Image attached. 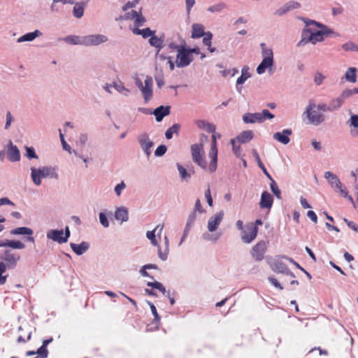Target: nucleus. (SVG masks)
<instances>
[{"label": "nucleus", "mask_w": 358, "mask_h": 358, "mask_svg": "<svg viewBox=\"0 0 358 358\" xmlns=\"http://www.w3.org/2000/svg\"><path fill=\"white\" fill-rule=\"evenodd\" d=\"M195 124L201 129H204L208 132H215V126L213 124L208 123L204 120H196Z\"/></svg>", "instance_id": "bb28decb"}, {"label": "nucleus", "mask_w": 358, "mask_h": 358, "mask_svg": "<svg viewBox=\"0 0 358 358\" xmlns=\"http://www.w3.org/2000/svg\"><path fill=\"white\" fill-rule=\"evenodd\" d=\"M65 42L72 45H83V37L78 36H67L63 39Z\"/></svg>", "instance_id": "473e14b6"}, {"label": "nucleus", "mask_w": 358, "mask_h": 358, "mask_svg": "<svg viewBox=\"0 0 358 358\" xmlns=\"http://www.w3.org/2000/svg\"><path fill=\"white\" fill-rule=\"evenodd\" d=\"M351 125L358 128V115H354L351 117Z\"/></svg>", "instance_id": "774afa93"}, {"label": "nucleus", "mask_w": 358, "mask_h": 358, "mask_svg": "<svg viewBox=\"0 0 358 358\" xmlns=\"http://www.w3.org/2000/svg\"><path fill=\"white\" fill-rule=\"evenodd\" d=\"M342 103V99H340L339 97L332 100L329 103L330 111H333L334 110L339 108L341 106Z\"/></svg>", "instance_id": "c03bdc74"}, {"label": "nucleus", "mask_w": 358, "mask_h": 358, "mask_svg": "<svg viewBox=\"0 0 358 358\" xmlns=\"http://www.w3.org/2000/svg\"><path fill=\"white\" fill-rule=\"evenodd\" d=\"M214 134L212 136V142L210 145V150L209 152V157L210 158V162L208 166V171L210 173H214L217 169V138H220L221 135L220 134Z\"/></svg>", "instance_id": "423d86ee"}, {"label": "nucleus", "mask_w": 358, "mask_h": 358, "mask_svg": "<svg viewBox=\"0 0 358 358\" xmlns=\"http://www.w3.org/2000/svg\"><path fill=\"white\" fill-rule=\"evenodd\" d=\"M158 228H159V226H157L156 228L154 230L148 231L147 234H146L147 238L149 240H150V241H151V243H152V244L153 245H157V241L156 240L155 233L157 231Z\"/></svg>", "instance_id": "37998d69"}, {"label": "nucleus", "mask_w": 358, "mask_h": 358, "mask_svg": "<svg viewBox=\"0 0 358 358\" xmlns=\"http://www.w3.org/2000/svg\"><path fill=\"white\" fill-rule=\"evenodd\" d=\"M149 305L152 311V313L155 316V321L159 322L160 320V317L157 311L156 307L154 306L153 303L149 302Z\"/></svg>", "instance_id": "6e6d98bb"}, {"label": "nucleus", "mask_w": 358, "mask_h": 358, "mask_svg": "<svg viewBox=\"0 0 358 358\" xmlns=\"http://www.w3.org/2000/svg\"><path fill=\"white\" fill-rule=\"evenodd\" d=\"M354 94L353 92V90H344L342 94H341V96H339L340 99H342V101H343V100L348 97H350L351 96L352 94Z\"/></svg>", "instance_id": "bf43d9fd"}, {"label": "nucleus", "mask_w": 358, "mask_h": 358, "mask_svg": "<svg viewBox=\"0 0 358 358\" xmlns=\"http://www.w3.org/2000/svg\"><path fill=\"white\" fill-rule=\"evenodd\" d=\"M70 246L72 250L78 255L84 254L90 248V244L87 242H82L80 244L71 243Z\"/></svg>", "instance_id": "b1692460"}, {"label": "nucleus", "mask_w": 358, "mask_h": 358, "mask_svg": "<svg viewBox=\"0 0 358 358\" xmlns=\"http://www.w3.org/2000/svg\"><path fill=\"white\" fill-rule=\"evenodd\" d=\"M136 85L141 90L142 95L145 102L150 101L152 97V78L150 76H147L144 84L138 78H136Z\"/></svg>", "instance_id": "20e7f679"}, {"label": "nucleus", "mask_w": 358, "mask_h": 358, "mask_svg": "<svg viewBox=\"0 0 358 358\" xmlns=\"http://www.w3.org/2000/svg\"><path fill=\"white\" fill-rule=\"evenodd\" d=\"M184 47V45H178L175 43H170L169 45V48L171 49L172 51H176L178 52L180 49H182Z\"/></svg>", "instance_id": "69168bd1"}, {"label": "nucleus", "mask_w": 358, "mask_h": 358, "mask_svg": "<svg viewBox=\"0 0 358 358\" xmlns=\"http://www.w3.org/2000/svg\"><path fill=\"white\" fill-rule=\"evenodd\" d=\"M124 187H125V184L124 183V182H122L121 183H120L115 186V191L117 196L120 195L122 190L123 189H124Z\"/></svg>", "instance_id": "338daca9"}, {"label": "nucleus", "mask_w": 358, "mask_h": 358, "mask_svg": "<svg viewBox=\"0 0 358 358\" xmlns=\"http://www.w3.org/2000/svg\"><path fill=\"white\" fill-rule=\"evenodd\" d=\"M303 22L306 26H315V27L320 28V30H316L315 28L310 27L303 29L301 34V40L299 43V45L301 43H307L311 42L315 44L317 42H321L324 40V38L331 32V30L326 26L315 20L305 19Z\"/></svg>", "instance_id": "f257e3e1"}, {"label": "nucleus", "mask_w": 358, "mask_h": 358, "mask_svg": "<svg viewBox=\"0 0 358 358\" xmlns=\"http://www.w3.org/2000/svg\"><path fill=\"white\" fill-rule=\"evenodd\" d=\"M236 142L237 141H236V139L233 138L231 140V143L232 144L233 152L237 157H241V148L239 145H236Z\"/></svg>", "instance_id": "8fccbe9b"}, {"label": "nucleus", "mask_w": 358, "mask_h": 358, "mask_svg": "<svg viewBox=\"0 0 358 358\" xmlns=\"http://www.w3.org/2000/svg\"><path fill=\"white\" fill-rule=\"evenodd\" d=\"M8 159L10 162H17L20 159V154L18 148L16 145H13L12 143L9 145L8 148Z\"/></svg>", "instance_id": "5701e85b"}, {"label": "nucleus", "mask_w": 358, "mask_h": 358, "mask_svg": "<svg viewBox=\"0 0 358 358\" xmlns=\"http://www.w3.org/2000/svg\"><path fill=\"white\" fill-rule=\"evenodd\" d=\"M250 76L249 68L248 66H244L241 71V76L236 80L237 85L244 83L245 81L250 77Z\"/></svg>", "instance_id": "e433bc0d"}, {"label": "nucleus", "mask_w": 358, "mask_h": 358, "mask_svg": "<svg viewBox=\"0 0 358 358\" xmlns=\"http://www.w3.org/2000/svg\"><path fill=\"white\" fill-rule=\"evenodd\" d=\"M40 34V31L36 30L34 32L27 33L17 39V42L21 43L24 41H31Z\"/></svg>", "instance_id": "72a5a7b5"}, {"label": "nucleus", "mask_w": 358, "mask_h": 358, "mask_svg": "<svg viewBox=\"0 0 358 358\" xmlns=\"http://www.w3.org/2000/svg\"><path fill=\"white\" fill-rule=\"evenodd\" d=\"M31 178L33 182L36 185L41 184V178L50 177L52 178H57L58 175L54 168L43 166L41 168L36 169L31 168Z\"/></svg>", "instance_id": "f03ea898"}, {"label": "nucleus", "mask_w": 358, "mask_h": 358, "mask_svg": "<svg viewBox=\"0 0 358 358\" xmlns=\"http://www.w3.org/2000/svg\"><path fill=\"white\" fill-rule=\"evenodd\" d=\"M269 282L276 288H278L279 289H282L283 287L281 286V285L278 282L276 278L273 277H269L268 278Z\"/></svg>", "instance_id": "e2e57ef3"}, {"label": "nucleus", "mask_w": 358, "mask_h": 358, "mask_svg": "<svg viewBox=\"0 0 358 358\" xmlns=\"http://www.w3.org/2000/svg\"><path fill=\"white\" fill-rule=\"evenodd\" d=\"M267 243L264 241H259L255 245L251 250V255L255 261L259 262L264 259V254L266 251Z\"/></svg>", "instance_id": "9b49d317"}, {"label": "nucleus", "mask_w": 358, "mask_h": 358, "mask_svg": "<svg viewBox=\"0 0 358 358\" xmlns=\"http://www.w3.org/2000/svg\"><path fill=\"white\" fill-rule=\"evenodd\" d=\"M271 189L272 192L274 194V195L278 198L280 199V190L279 189L276 182L275 180L271 178Z\"/></svg>", "instance_id": "a18cd8bd"}, {"label": "nucleus", "mask_w": 358, "mask_h": 358, "mask_svg": "<svg viewBox=\"0 0 358 358\" xmlns=\"http://www.w3.org/2000/svg\"><path fill=\"white\" fill-rule=\"evenodd\" d=\"M108 40L107 37L104 35H88L83 37V45H97Z\"/></svg>", "instance_id": "4468645a"}, {"label": "nucleus", "mask_w": 358, "mask_h": 358, "mask_svg": "<svg viewBox=\"0 0 358 358\" xmlns=\"http://www.w3.org/2000/svg\"><path fill=\"white\" fill-rule=\"evenodd\" d=\"M316 105L313 102H310L306 108L305 113L309 120L310 123L318 125L324 120L323 114L315 110Z\"/></svg>", "instance_id": "6e6552de"}, {"label": "nucleus", "mask_w": 358, "mask_h": 358, "mask_svg": "<svg viewBox=\"0 0 358 358\" xmlns=\"http://www.w3.org/2000/svg\"><path fill=\"white\" fill-rule=\"evenodd\" d=\"M357 46L358 45H355L352 42H348V43H345L342 45V48H343V50H344L345 51H356L357 52Z\"/></svg>", "instance_id": "09e8293b"}, {"label": "nucleus", "mask_w": 358, "mask_h": 358, "mask_svg": "<svg viewBox=\"0 0 358 358\" xmlns=\"http://www.w3.org/2000/svg\"><path fill=\"white\" fill-rule=\"evenodd\" d=\"M324 78L325 76H323L320 72H317L315 75L314 82L317 85H320L322 83Z\"/></svg>", "instance_id": "864d4df0"}, {"label": "nucleus", "mask_w": 358, "mask_h": 358, "mask_svg": "<svg viewBox=\"0 0 358 358\" xmlns=\"http://www.w3.org/2000/svg\"><path fill=\"white\" fill-rule=\"evenodd\" d=\"M147 285L148 287H151L152 288H155V289H159L160 292H162V293H165L166 292V289L165 287L162 285V283L159 282H148L147 283Z\"/></svg>", "instance_id": "de8ad7c7"}, {"label": "nucleus", "mask_w": 358, "mask_h": 358, "mask_svg": "<svg viewBox=\"0 0 358 358\" xmlns=\"http://www.w3.org/2000/svg\"><path fill=\"white\" fill-rule=\"evenodd\" d=\"M1 258L6 262L8 268H13L20 260V255L8 250L5 251Z\"/></svg>", "instance_id": "ddd939ff"}, {"label": "nucleus", "mask_w": 358, "mask_h": 358, "mask_svg": "<svg viewBox=\"0 0 358 358\" xmlns=\"http://www.w3.org/2000/svg\"><path fill=\"white\" fill-rule=\"evenodd\" d=\"M225 8L224 3H219L208 8V10L211 13L220 12Z\"/></svg>", "instance_id": "49530a36"}, {"label": "nucleus", "mask_w": 358, "mask_h": 358, "mask_svg": "<svg viewBox=\"0 0 358 358\" xmlns=\"http://www.w3.org/2000/svg\"><path fill=\"white\" fill-rule=\"evenodd\" d=\"M149 43L152 46L161 48L162 47L163 39L153 34L150 36Z\"/></svg>", "instance_id": "58836bf2"}, {"label": "nucleus", "mask_w": 358, "mask_h": 358, "mask_svg": "<svg viewBox=\"0 0 358 358\" xmlns=\"http://www.w3.org/2000/svg\"><path fill=\"white\" fill-rule=\"evenodd\" d=\"M171 113V107L170 106H161L159 107H157L153 111V114L155 116L156 120L157 122H161L163 118L169 115Z\"/></svg>", "instance_id": "6ab92c4d"}, {"label": "nucleus", "mask_w": 358, "mask_h": 358, "mask_svg": "<svg viewBox=\"0 0 358 358\" xmlns=\"http://www.w3.org/2000/svg\"><path fill=\"white\" fill-rule=\"evenodd\" d=\"M132 32L135 35H141L143 38L150 37L155 34V31H152L150 28H145L143 29H140L139 28H134L132 29Z\"/></svg>", "instance_id": "c756f323"}, {"label": "nucleus", "mask_w": 358, "mask_h": 358, "mask_svg": "<svg viewBox=\"0 0 358 358\" xmlns=\"http://www.w3.org/2000/svg\"><path fill=\"white\" fill-rule=\"evenodd\" d=\"M292 134L291 129H284L282 132H276L273 134V138L282 144L287 145L289 143L290 138L289 136Z\"/></svg>", "instance_id": "f3484780"}, {"label": "nucleus", "mask_w": 358, "mask_h": 358, "mask_svg": "<svg viewBox=\"0 0 358 358\" xmlns=\"http://www.w3.org/2000/svg\"><path fill=\"white\" fill-rule=\"evenodd\" d=\"M274 115L271 113L268 110L264 109L261 113H247L245 114L243 120L245 123H255V122H263L266 119H273Z\"/></svg>", "instance_id": "0eeeda50"}, {"label": "nucleus", "mask_w": 358, "mask_h": 358, "mask_svg": "<svg viewBox=\"0 0 358 358\" xmlns=\"http://www.w3.org/2000/svg\"><path fill=\"white\" fill-rule=\"evenodd\" d=\"M140 12L136 10H131V13H127L125 14V19L127 20H135L136 17H138Z\"/></svg>", "instance_id": "13d9d810"}, {"label": "nucleus", "mask_w": 358, "mask_h": 358, "mask_svg": "<svg viewBox=\"0 0 358 358\" xmlns=\"http://www.w3.org/2000/svg\"><path fill=\"white\" fill-rule=\"evenodd\" d=\"M99 220H100L101 224L103 227H108L109 222L108 221L107 217L106 216V215L103 213H101L99 214Z\"/></svg>", "instance_id": "4d7b16f0"}, {"label": "nucleus", "mask_w": 358, "mask_h": 358, "mask_svg": "<svg viewBox=\"0 0 358 358\" xmlns=\"http://www.w3.org/2000/svg\"><path fill=\"white\" fill-rule=\"evenodd\" d=\"M300 3L296 1H289L283 7L278 9L275 14L278 15H282L287 13L288 11L296 9L300 7Z\"/></svg>", "instance_id": "4be33fe9"}, {"label": "nucleus", "mask_w": 358, "mask_h": 358, "mask_svg": "<svg viewBox=\"0 0 358 358\" xmlns=\"http://www.w3.org/2000/svg\"><path fill=\"white\" fill-rule=\"evenodd\" d=\"M273 202V196L272 195L264 191L262 192L261 196V200L259 202V206L262 208H271L272 207Z\"/></svg>", "instance_id": "a211bd4d"}, {"label": "nucleus", "mask_w": 358, "mask_h": 358, "mask_svg": "<svg viewBox=\"0 0 358 358\" xmlns=\"http://www.w3.org/2000/svg\"><path fill=\"white\" fill-rule=\"evenodd\" d=\"M324 177L329 180V182H330V184L332 187H334L336 188L341 187V183L339 179L338 178V177L336 176L333 174L331 172H330V171L326 172L324 173Z\"/></svg>", "instance_id": "cd10ccee"}, {"label": "nucleus", "mask_w": 358, "mask_h": 358, "mask_svg": "<svg viewBox=\"0 0 358 358\" xmlns=\"http://www.w3.org/2000/svg\"><path fill=\"white\" fill-rule=\"evenodd\" d=\"M167 150V148L164 145L158 146L155 152L156 156L160 157L165 154Z\"/></svg>", "instance_id": "5fc2aeb1"}, {"label": "nucleus", "mask_w": 358, "mask_h": 358, "mask_svg": "<svg viewBox=\"0 0 358 358\" xmlns=\"http://www.w3.org/2000/svg\"><path fill=\"white\" fill-rule=\"evenodd\" d=\"M263 59L257 68V72L262 74L267 68L272 66L273 64V54L271 49L266 48L264 43L261 44Z\"/></svg>", "instance_id": "39448f33"}, {"label": "nucleus", "mask_w": 358, "mask_h": 358, "mask_svg": "<svg viewBox=\"0 0 358 358\" xmlns=\"http://www.w3.org/2000/svg\"><path fill=\"white\" fill-rule=\"evenodd\" d=\"M258 233V227L250 222L246 224L245 230L241 232V239L245 243H250L257 237Z\"/></svg>", "instance_id": "9d476101"}, {"label": "nucleus", "mask_w": 358, "mask_h": 358, "mask_svg": "<svg viewBox=\"0 0 358 358\" xmlns=\"http://www.w3.org/2000/svg\"><path fill=\"white\" fill-rule=\"evenodd\" d=\"M191 154L193 162L203 170L208 171V166L205 159L203 145L201 144H193L191 146Z\"/></svg>", "instance_id": "7ed1b4c3"}, {"label": "nucleus", "mask_w": 358, "mask_h": 358, "mask_svg": "<svg viewBox=\"0 0 358 358\" xmlns=\"http://www.w3.org/2000/svg\"><path fill=\"white\" fill-rule=\"evenodd\" d=\"M115 217L121 222H125L128 220V211L125 208H117L115 213Z\"/></svg>", "instance_id": "2f4dec72"}, {"label": "nucleus", "mask_w": 358, "mask_h": 358, "mask_svg": "<svg viewBox=\"0 0 358 358\" xmlns=\"http://www.w3.org/2000/svg\"><path fill=\"white\" fill-rule=\"evenodd\" d=\"M8 247L12 248L13 249H24L25 248V245L20 241H9L7 240Z\"/></svg>", "instance_id": "79ce46f5"}, {"label": "nucleus", "mask_w": 358, "mask_h": 358, "mask_svg": "<svg viewBox=\"0 0 358 358\" xmlns=\"http://www.w3.org/2000/svg\"><path fill=\"white\" fill-rule=\"evenodd\" d=\"M345 77L347 80L355 83L356 82V69L355 67H350L346 71Z\"/></svg>", "instance_id": "ea45409f"}, {"label": "nucleus", "mask_w": 358, "mask_h": 358, "mask_svg": "<svg viewBox=\"0 0 358 358\" xmlns=\"http://www.w3.org/2000/svg\"><path fill=\"white\" fill-rule=\"evenodd\" d=\"M193 60V56L191 51L183 47L177 54L176 64L179 68L188 66Z\"/></svg>", "instance_id": "1a4fd4ad"}, {"label": "nucleus", "mask_w": 358, "mask_h": 358, "mask_svg": "<svg viewBox=\"0 0 358 358\" xmlns=\"http://www.w3.org/2000/svg\"><path fill=\"white\" fill-rule=\"evenodd\" d=\"M11 234L14 235H20V234H26L29 235V236L27 237V241L31 242H34V237L31 236L33 234V231L28 227H17L11 231Z\"/></svg>", "instance_id": "393cba45"}, {"label": "nucleus", "mask_w": 358, "mask_h": 358, "mask_svg": "<svg viewBox=\"0 0 358 358\" xmlns=\"http://www.w3.org/2000/svg\"><path fill=\"white\" fill-rule=\"evenodd\" d=\"M141 146L147 156L150 155V148L153 145V143L150 141V138L147 134H143L139 136L138 138Z\"/></svg>", "instance_id": "dca6fc26"}, {"label": "nucleus", "mask_w": 358, "mask_h": 358, "mask_svg": "<svg viewBox=\"0 0 358 358\" xmlns=\"http://www.w3.org/2000/svg\"><path fill=\"white\" fill-rule=\"evenodd\" d=\"M205 27L203 24L199 23H194L192 26V38H199L206 34L205 32Z\"/></svg>", "instance_id": "412c9836"}, {"label": "nucleus", "mask_w": 358, "mask_h": 358, "mask_svg": "<svg viewBox=\"0 0 358 358\" xmlns=\"http://www.w3.org/2000/svg\"><path fill=\"white\" fill-rule=\"evenodd\" d=\"M177 168L179 172L180 177L182 180L189 178L191 176V173H194V171L193 169L189 170V172H187V170L180 164H177Z\"/></svg>", "instance_id": "4c0bfd02"}, {"label": "nucleus", "mask_w": 358, "mask_h": 358, "mask_svg": "<svg viewBox=\"0 0 358 358\" xmlns=\"http://www.w3.org/2000/svg\"><path fill=\"white\" fill-rule=\"evenodd\" d=\"M73 15L77 18H80L83 15L84 7L80 3H76L73 7Z\"/></svg>", "instance_id": "a19ab883"}, {"label": "nucleus", "mask_w": 358, "mask_h": 358, "mask_svg": "<svg viewBox=\"0 0 358 358\" xmlns=\"http://www.w3.org/2000/svg\"><path fill=\"white\" fill-rule=\"evenodd\" d=\"M145 22V19L142 16L141 13L138 14V17H136L134 21V28H138L139 27H142Z\"/></svg>", "instance_id": "3c124183"}, {"label": "nucleus", "mask_w": 358, "mask_h": 358, "mask_svg": "<svg viewBox=\"0 0 358 358\" xmlns=\"http://www.w3.org/2000/svg\"><path fill=\"white\" fill-rule=\"evenodd\" d=\"M224 217V212L220 211L217 213L213 216L210 217L208 222V229L210 232H213L217 230L219 225L222 222Z\"/></svg>", "instance_id": "2eb2a0df"}, {"label": "nucleus", "mask_w": 358, "mask_h": 358, "mask_svg": "<svg viewBox=\"0 0 358 358\" xmlns=\"http://www.w3.org/2000/svg\"><path fill=\"white\" fill-rule=\"evenodd\" d=\"M273 269L275 271H278L282 273H290L291 275L294 276L293 273L289 271L286 264L282 262L281 261H276L273 264Z\"/></svg>", "instance_id": "c85d7f7f"}, {"label": "nucleus", "mask_w": 358, "mask_h": 358, "mask_svg": "<svg viewBox=\"0 0 358 358\" xmlns=\"http://www.w3.org/2000/svg\"><path fill=\"white\" fill-rule=\"evenodd\" d=\"M253 138V133L252 131L248 130L241 132L236 138V141L239 143H245L250 141Z\"/></svg>", "instance_id": "a878e982"}, {"label": "nucleus", "mask_w": 358, "mask_h": 358, "mask_svg": "<svg viewBox=\"0 0 358 358\" xmlns=\"http://www.w3.org/2000/svg\"><path fill=\"white\" fill-rule=\"evenodd\" d=\"M213 38V34L210 31H207L205 35H203V43L208 46V49L210 52H214L215 51V48L211 47V41Z\"/></svg>", "instance_id": "c9c22d12"}, {"label": "nucleus", "mask_w": 358, "mask_h": 358, "mask_svg": "<svg viewBox=\"0 0 358 358\" xmlns=\"http://www.w3.org/2000/svg\"><path fill=\"white\" fill-rule=\"evenodd\" d=\"M252 153L255 160L257 161L259 167L262 170V171L267 176L268 178L271 179V176L267 171L265 166L262 163L257 151L255 149H252Z\"/></svg>", "instance_id": "7c9ffc66"}, {"label": "nucleus", "mask_w": 358, "mask_h": 358, "mask_svg": "<svg viewBox=\"0 0 358 358\" xmlns=\"http://www.w3.org/2000/svg\"><path fill=\"white\" fill-rule=\"evenodd\" d=\"M138 3V0H134L132 1H128L122 7V10H127L129 8H131L134 7Z\"/></svg>", "instance_id": "052dcab7"}, {"label": "nucleus", "mask_w": 358, "mask_h": 358, "mask_svg": "<svg viewBox=\"0 0 358 358\" xmlns=\"http://www.w3.org/2000/svg\"><path fill=\"white\" fill-rule=\"evenodd\" d=\"M32 331L30 326L27 324L20 325L18 327V336L17 342L18 343H25L31 338Z\"/></svg>", "instance_id": "f8f14e48"}, {"label": "nucleus", "mask_w": 358, "mask_h": 358, "mask_svg": "<svg viewBox=\"0 0 358 358\" xmlns=\"http://www.w3.org/2000/svg\"><path fill=\"white\" fill-rule=\"evenodd\" d=\"M27 156L29 159L38 158V156L36 155L35 150L33 148H27Z\"/></svg>", "instance_id": "680f3d73"}, {"label": "nucleus", "mask_w": 358, "mask_h": 358, "mask_svg": "<svg viewBox=\"0 0 358 358\" xmlns=\"http://www.w3.org/2000/svg\"><path fill=\"white\" fill-rule=\"evenodd\" d=\"M47 237L59 243H66V238H64V231L62 229L50 230L48 232Z\"/></svg>", "instance_id": "aec40b11"}, {"label": "nucleus", "mask_w": 358, "mask_h": 358, "mask_svg": "<svg viewBox=\"0 0 358 358\" xmlns=\"http://www.w3.org/2000/svg\"><path fill=\"white\" fill-rule=\"evenodd\" d=\"M36 352L42 358H46L48 355L47 347L43 345L36 350Z\"/></svg>", "instance_id": "603ef678"}, {"label": "nucleus", "mask_w": 358, "mask_h": 358, "mask_svg": "<svg viewBox=\"0 0 358 358\" xmlns=\"http://www.w3.org/2000/svg\"><path fill=\"white\" fill-rule=\"evenodd\" d=\"M180 129V125L178 123L173 124L171 127H169L166 133L165 136L167 139H171L173 137V134H178Z\"/></svg>", "instance_id": "f704fd0d"}, {"label": "nucleus", "mask_w": 358, "mask_h": 358, "mask_svg": "<svg viewBox=\"0 0 358 358\" xmlns=\"http://www.w3.org/2000/svg\"><path fill=\"white\" fill-rule=\"evenodd\" d=\"M205 196L206 198V200H207V202H208V205L210 206H213V199H212V196L210 195V189L209 187H208L207 190L205 192Z\"/></svg>", "instance_id": "0e129e2a"}]
</instances>
